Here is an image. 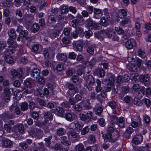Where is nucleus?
Here are the masks:
<instances>
[{
	"label": "nucleus",
	"mask_w": 151,
	"mask_h": 151,
	"mask_svg": "<svg viewBox=\"0 0 151 151\" xmlns=\"http://www.w3.org/2000/svg\"><path fill=\"white\" fill-rule=\"evenodd\" d=\"M133 103L137 106H141L142 105V102L140 99L138 98H135L134 99Z\"/></svg>",
	"instance_id": "obj_57"
},
{
	"label": "nucleus",
	"mask_w": 151,
	"mask_h": 151,
	"mask_svg": "<svg viewBox=\"0 0 151 151\" xmlns=\"http://www.w3.org/2000/svg\"><path fill=\"white\" fill-rule=\"evenodd\" d=\"M137 54L139 56L145 60H147V54L145 51L139 49L137 51Z\"/></svg>",
	"instance_id": "obj_30"
},
{
	"label": "nucleus",
	"mask_w": 151,
	"mask_h": 151,
	"mask_svg": "<svg viewBox=\"0 0 151 151\" xmlns=\"http://www.w3.org/2000/svg\"><path fill=\"white\" fill-rule=\"evenodd\" d=\"M4 6L9 7L10 6H13V3L12 2V0H7L4 3Z\"/></svg>",
	"instance_id": "obj_60"
},
{
	"label": "nucleus",
	"mask_w": 151,
	"mask_h": 151,
	"mask_svg": "<svg viewBox=\"0 0 151 151\" xmlns=\"http://www.w3.org/2000/svg\"><path fill=\"white\" fill-rule=\"evenodd\" d=\"M116 114V113L115 111H114L111 117V124L113 125H114L118 123V117Z\"/></svg>",
	"instance_id": "obj_19"
},
{
	"label": "nucleus",
	"mask_w": 151,
	"mask_h": 151,
	"mask_svg": "<svg viewBox=\"0 0 151 151\" xmlns=\"http://www.w3.org/2000/svg\"><path fill=\"white\" fill-rule=\"evenodd\" d=\"M118 14L120 18L122 19V17H124L127 15V11L124 9H121L118 10Z\"/></svg>",
	"instance_id": "obj_33"
},
{
	"label": "nucleus",
	"mask_w": 151,
	"mask_h": 151,
	"mask_svg": "<svg viewBox=\"0 0 151 151\" xmlns=\"http://www.w3.org/2000/svg\"><path fill=\"white\" fill-rule=\"evenodd\" d=\"M20 107L22 111H26L28 108L27 103L26 102L22 103L20 105Z\"/></svg>",
	"instance_id": "obj_42"
},
{
	"label": "nucleus",
	"mask_w": 151,
	"mask_h": 151,
	"mask_svg": "<svg viewBox=\"0 0 151 151\" xmlns=\"http://www.w3.org/2000/svg\"><path fill=\"white\" fill-rule=\"evenodd\" d=\"M108 104L112 109H114L116 106V102L113 100L109 102Z\"/></svg>",
	"instance_id": "obj_62"
},
{
	"label": "nucleus",
	"mask_w": 151,
	"mask_h": 151,
	"mask_svg": "<svg viewBox=\"0 0 151 151\" xmlns=\"http://www.w3.org/2000/svg\"><path fill=\"white\" fill-rule=\"evenodd\" d=\"M7 43L9 45L8 46V50H10L12 53L14 52V50L17 47L16 42L14 41L13 40L9 38L7 40Z\"/></svg>",
	"instance_id": "obj_7"
},
{
	"label": "nucleus",
	"mask_w": 151,
	"mask_h": 151,
	"mask_svg": "<svg viewBox=\"0 0 151 151\" xmlns=\"http://www.w3.org/2000/svg\"><path fill=\"white\" fill-rule=\"evenodd\" d=\"M56 19L53 15H50L48 16L47 21L49 23L54 24L56 22Z\"/></svg>",
	"instance_id": "obj_40"
},
{
	"label": "nucleus",
	"mask_w": 151,
	"mask_h": 151,
	"mask_svg": "<svg viewBox=\"0 0 151 151\" xmlns=\"http://www.w3.org/2000/svg\"><path fill=\"white\" fill-rule=\"evenodd\" d=\"M42 49L41 46L38 44H35L32 46L31 51L35 54L40 53L42 51Z\"/></svg>",
	"instance_id": "obj_9"
},
{
	"label": "nucleus",
	"mask_w": 151,
	"mask_h": 151,
	"mask_svg": "<svg viewBox=\"0 0 151 151\" xmlns=\"http://www.w3.org/2000/svg\"><path fill=\"white\" fill-rule=\"evenodd\" d=\"M89 128L88 126L85 127L81 130V134L82 135H84L88 132Z\"/></svg>",
	"instance_id": "obj_58"
},
{
	"label": "nucleus",
	"mask_w": 151,
	"mask_h": 151,
	"mask_svg": "<svg viewBox=\"0 0 151 151\" xmlns=\"http://www.w3.org/2000/svg\"><path fill=\"white\" fill-rule=\"evenodd\" d=\"M32 80L31 78L27 79L24 81V85L27 87H30L31 86Z\"/></svg>",
	"instance_id": "obj_53"
},
{
	"label": "nucleus",
	"mask_w": 151,
	"mask_h": 151,
	"mask_svg": "<svg viewBox=\"0 0 151 151\" xmlns=\"http://www.w3.org/2000/svg\"><path fill=\"white\" fill-rule=\"evenodd\" d=\"M61 107H56L55 112L60 114L63 113L64 111H68L69 109L71 107V105L68 102L64 101L61 103Z\"/></svg>",
	"instance_id": "obj_2"
},
{
	"label": "nucleus",
	"mask_w": 151,
	"mask_h": 151,
	"mask_svg": "<svg viewBox=\"0 0 151 151\" xmlns=\"http://www.w3.org/2000/svg\"><path fill=\"white\" fill-rule=\"evenodd\" d=\"M87 22L88 26L91 28V29H98L99 27V24L93 21L92 19H87Z\"/></svg>",
	"instance_id": "obj_10"
},
{
	"label": "nucleus",
	"mask_w": 151,
	"mask_h": 151,
	"mask_svg": "<svg viewBox=\"0 0 151 151\" xmlns=\"http://www.w3.org/2000/svg\"><path fill=\"white\" fill-rule=\"evenodd\" d=\"M56 57L58 60L63 62H66L67 58V56L63 53H58Z\"/></svg>",
	"instance_id": "obj_26"
},
{
	"label": "nucleus",
	"mask_w": 151,
	"mask_h": 151,
	"mask_svg": "<svg viewBox=\"0 0 151 151\" xmlns=\"http://www.w3.org/2000/svg\"><path fill=\"white\" fill-rule=\"evenodd\" d=\"M40 28V26L38 23H34L32 26L31 31L32 32L36 33L39 30Z\"/></svg>",
	"instance_id": "obj_36"
},
{
	"label": "nucleus",
	"mask_w": 151,
	"mask_h": 151,
	"mask_svg": "<svg viewBox=\"0 0 151 151\" xmlns=\"http://www.w3.org/2000/svg\"><path fill=\"white\" fill-rule=\"evenodd\" d=\"M60 32L58 30H52L49 33V37L52 39H54L59 36Z\"/></svg>",
	"instance_id": "obj_24"
},
{
	"label": "nucleus",
	"mask_w": 151,
	"mask_h": 151,
	"mask_svg": "<svg viewBox=\"0 0 151 151\" xmlns=\"http://www.w3.org/2000/svg\"><path fill=\"white\" fill-rule=\"evenodd\" d=\"M4 92L3 96L4 101L8 102L10 100V97L11 96L10 91L9 88H6L4 89Z\"/></svg>",
	"instance_id": "obj_11"
},
{
	"label": "nucleus",
	"mask_w": 151,
	"mask_h": 151,
	"mask_svg": "<svg viewBox=\"0 0 151 151\" xmlns=\"http://www.w3.org/2000/svg\"><path fill=\"white\" fill-rule=\"evenodd\" d=\"M121 40L125 43V47L127 49H131L135 45L136 43L133 39L128 40L126 36L123 35L121 37Z\"/></svg>",
	"instance_id": "obj_1"
},
{
	"label": "nucleus",
	"mask_w": 151,
	"mask_h": 151,
	"mask_svg": "<svg viewBox=\"0 0 151 151\" xmlns=\"http://www.w3.org/2000/svg\"><path fill=\"white\" fill-rule=\"evenodd\" d=\"M95 46L93 45L88 46L87 48V52L90 55H93L94 52Z\"/></svg>",
	"instance_id": "obj_43"
},
{
	"label": "nucleus",
	"mask_w": 151,
	"mask_h": 151,
	"mask_svg": "<svg viewBox=\"0 0 151 151\" xmlns=\"http://www.w3.org/2000/svg\"><path fill=\"white\" fill-rule=\"evenodd\" d=\"M68 137L79 138V136L78 135V134L76 132V131L74 130L69 131L68 133Z\"/></svg>",
	"instance_id": "obj_32"
},
{
	"label": "nucleus",
	"mask_w": 151,
	"mask_h": 151,
	"mask_svg": "<svg viewBox=\"0 0 151 151\" xmlns=\"http://www.w3.org/2000/svg\"><path fill=\"white\" fill-rule=\"evenodd\" d=\"M103 110V108L101 106L95 108L94 111L96 114L100 116Z\"/></svg>",
	"instance_id": "obj_46"
},
{
	"label": "nucleus",
	"mask_w": 151,
	"mask_h": 151,
	"mask_svg": "<svg viewBox=\"0 0 151 151\" xmlns=\"http://www.w3.org/2000/svg\"><path fill=\"white\" fill-rule=\"evenodd\" d=\"M51 124H50L49 121H44L43 125V129L45 133L49 132L50 130H52V128H51Z\"/></svg>",
	"instance_id": "obj_17"
},
{
	"label": "nucleus",
	"mask_w": 151,
	"mask_h": 151,
	"mask_svg": "<svg viewBox=\"0 0 151 151\" xmlns=\"http://www.w3.org/2000/svg\"><path fill=\"white\" fill-rule=\"evenodd\" d=\"M34 39V37H29L27 36V37H25V40H28L27 44V45L28 47H30L34 43L33 41Z\"/></svg>",
	"instance_id": "obj_39"
},
{
	"label": "nucleus",
	"mask_w": 151,
	"mask_h": 151,
	"mask_svg": "<svg viewBox=\"0 0 151 151\" xmlns=\"http://www.w3.org/2000/svg\"><path fill=\"white\" fill-rule=\"evenodd\" d=\"M74 150L76 151H85L84 146L83 144L79 143L75 146Z\"/></svg>",
	"instance_id": "obj_35"
},
{
	"label": "nucleus",
	"mask_w": 151,
	"mask_h": 151,
	"mask_svg": "<svg viewBox=\"0 0 151 151\" xmlns=\"http://www.w3.org/2000/svg\"><path fill=\"white\" fill-rule=\"evenodd\" d=\"M71 38L68 37H65L62 39V42L63 45H68L71 43Z\"/></svg>",
	"instance_id": "obj_41"
},
{
	"label": "nucleus",
	"mask_w": 151,
	"mask_h": 151,
	"mask_svg": "<svg viewBox=\"0 0 151 151\" xmlns=\"http://www.w3.org/2000/svg\"><path fill=\"white\" fill-rule=\"evenodd\" d=\"M53 116L52 114L48 112H45L44 114V118L47 120H52L53 118Z\"/></svg>",
	"instance_id": "obj_44"
},
{
	"label": "nucleus",
	"mask_w": 151,
	"mask_h": 151,
	"mask_svg": "<svg viewBox=\"0 0 151 151\" xmlns=\"http://www.w3.org/2000/svg\"><path fill=\"white\" fill-rule=\"evenodd\" d=\"M95 74L99 77L102 78L105 76V71L102 68L98 67L95 70Z\"/></svg>",
	"instance_id": "obj_16"
},
{
	"label": "nucleus",
	"mask_w": 151,
	"mask_h": 151,
	"mask_svg": "<svg viewBox=\"0 0 151 151\" xmlns=\"http://www.w3.org/2000/svg\"><path fill=\"white\" fill-rule=\"evenodd\" d=\"M2 141L3 147H10L12 145V141L8 139L3 138Z\"/></svg>",
	"instance_id": "obj_25"
},
{
	"label": "nucleus",
	"mask_w": 151,
	"mask_h": 151,
	"mask_svg": "<svg viewBox=\"0 0 151 151\" xmlns=\"http://www.w3.org/2000/svg\"><path fill=\"white\" fill-rule=\"evenodd\" d=\"M66 86L69 89V91L68 92V93H70L71 91H73V93L71 94H70V95L71 96H73L76 92L74 85L71 83H68L66 84Z\"/></svg>",
	"instance_id": "obj_20"
},
{
	"label": "nucleus",
	"mask_w": 151,
	"mask_h": 151,
	"mask_svg": "<svg viewBox=\"0 0 151 151\" xmlns=\"http://www.w3.org/2000/svg\"><path fill=\"white\" fill-rule=\"evenodd\" d=\"M134 130L131 127H128L126 130L124 136L126 138L129 139L130 137V134L133 132Z\"/></svg>",
	"instance_id": "obj_28"
},
{
	"label": "nucleus",
	"mask_w": 151,
	"mask_h": 151,
	"mask_svg": "<svg viewBox=\"0 0 151 151\" xmlns=\"http://www.w3.org/2000/svg\"><path fill=\"white\" fill-rule=\"evenodd\" d=\"M150 78V76L148 74L141 75L139 77L140 82L143 83L145 86L149 85Z\"/></svg>",
	"instance_id": "obj_5"
},
{
	"label": "nucleus",
	"mask_w": 151,
	"mask_h": 151,
	"mask_svg": "<svg viewBox=\"0 0 151 151\" xmlns=\"http://www.w3.org/2000/svg\"><path fill=\"white\" fill-rule=\"evenodd\" d=\"M38 144L39 146L37 147V148L39 149V151H45V148L43 143L41 142L38 143Z\"/></svg>",
	"instance_id": "obj_63"
},
{
	"label": "nucleus",
	"mask_w": 151,
	"mask_h": 151,
	"mask_svg": "<svg viewBox=\"0 0 151 151\" xmlns=\"http://www.w3.org/2000/svg\"><path fill=\"white\" fill-rule=\"evenodd\" d=\"M65 132V129L63 128H60L57 129V134L59 136H61L63 135Z\"/></svg>",
	"instance_id": "obj_55"
},
{
	"label": "nucleus",
	"mask_w": 151,
	"mask_h": 151,
	"mask_svg": "<svg viewBox=\"0 0 151 151\" xmlns=\"http://www.w3.org/2000/svg\"><path fill=\"white\" fill-rule=\"evenodd\" d=\"M6 47V43L5 41H0V54Z\"/></svg>",
	"instance_id": "obj_51"
},
{
	"label": "nucleus",
	"mask_w": 151,
	"mask_h": 151,
	"mask_svg": "<svg viewBox=\"0 0 151 151\" xmlns=\"http://www.w3.org/2000/svg\"><path fill=\"white\" fill-rule=\"evenodd\" d=\"M5 60L7 63L10 64H13L14 63L13 58L10 56L8 55L6 56Z\"/></svg>",
	"instance_id": "obj_52"
},
{
	"label": "nucleus",
	"mask_w": 151,
	"mask_h": 151,
	"mask_svg": "<svg viewBox=\"0 0 151 151\" xmlns=\"http://www.w3.org/2000/svg\"><path fill=\"white\" fill-rule=\"evenodd\" d=\"M61 143L67 147L71 145V142L67 139V137L66 136H64L61 137Z\"/></svg>",
	"instance_id": "obj_29"
},
{
	"label": "nucleus",
	"mask_w": 151,
	"mask_h": 151,
	"mask_svg": "<svg viewBox=\"0 0 151 151\" xmlns=\"http://www.w3.org/2000/svg\"><path fill=\"white\" fill-rule=\"evenodd\" d=\"M143 137L141 134L136 135L132 139L133 143L135 145L140 144L142 141Z\"/></svg>",
	"instance_id": "obj_12"
},
{
	"label": "nucleus",
	"mask_w": 151,
	"mask_h": 151,
	"mask_svg": "<svg viewBox=\"0 0 151 151\" xmlns=\"http://www.w3.org/2000/svg\"><path fill=\"white\" fill-rule=\"evenodd\" d=\"M8 34L9 38L12 40L15 39L17 37L16 31L13 28H11L8 32Z\"/></svg>",
	"instance_id": "obj_22"
},
{
	"label": "nucleus",
	"mask_w": 151,
	"mask_h": 151,
	"mask_svg": "<svg viewBox=\"0 0 151 151\" xmlns=\"http://www.w3.org/2000/svg\"><path fill=\"white\" fill-rule=\"evenodd\" d=\"M52 137L51 135H50L48 137L44 139V140L45 142V145L48 147H50L51 143V140L52 139Z\"/></svg>",
	"instance_id": "obj_47"
},
{
	"label": "nucleus",
	"mask_w": 151,
	"mask_h": 151,
	"mask_svg": "<svg viewBox=\"0 0 151 151\" xmlns=\"http://www.w3.org/2000/svg\"><path fill=\"white\" fill-rule=\"evenodd\" d=\"M130 22L129 19L124 18L119 23L120 25L122 27H124L126 24H128Z\"/></svg>",
	"instance_id": "obj_49"
},
{
	"label": "nucleus",
	"mask_w": 151,
	"mask_h": 151,
	"mask_svg": "<svg viewBox=\"0 0 151 151\" xmlns=\"http://www.w3.org/2000/svg\"><path fill=\"white\" fill-rule=\"evenodd\" d=\"M76 20L79 23H82L84 20V19L82 16L79 13H78L75 17Z\"/></svg>",
	"instance_id": "obj_45"
},
{
	"label": "nucleus",
	"mask_w": 151,
	"mask_h": 151,
	"mask_svg": "<svg viewBox=\"0 0 151 151\" xmlns=\"http://www.w3.org/2000/svg\"><path fill=\"white\" fill-rule=\"evenodd\" d=\"M19 146L24 150H26L30 148V147L24 142L19 143Z\"/></svg>",
	"instance_id": "obj_54"
},
{
	"label": "nucleus",
	"mask_w": 151,
	"mask_h": 151,
	"mask_svg": "<svg viewBox=\"0 0 151 151\" xmlns=\"http://www.w3.org/2000/svg\"><path fill=\"white\" fill-rule=\"evenodd\" d=\"M110 19L111 18L110 16H108V17H102L100 20L101 24L104 26H108L109 24Z\"/></svg>",
	"instance_id": "obj_13"
},
{
	"label": "nucleus",
	"mask_w": 151,
	"mask_h": 151,
	"mask_svg": "<svg viewBox=\"0 0 151 151\" xmlns=\"http://www.w3.org/2000/svg\"><path fill=\"white\" fill-rule=\"evenodd\" d=\"M112 30L110 28H108L106 30H101L100 31L101 34L105 33L106 36L109 38H111L112 37L113 33L111 32Z\"/></svg>",
	"instance_id": "obj_23"
},
{
	"label": "nucleus",
	"mask_w": 151,
	"mask_h": 151,
	"mask_svg": "<svg viewBox=\"0 0 151 151\" xmlns=\"http://www.w3.org/2000/svg\"><path fill=\"white\" fill-rule=\"evenodd\" d=\"M115 30L116 32L119 35H123L124 32V30L119 27H115Z\"/></svg>",
	"instance_id": "obj_59"
},
{
	"label": "nucleus",
	"mask_w": 151,
	"mask_h": 151,
	"mask_svg": "<svg viewBox=\"0 0 151 151\" xmlns=\"http://www.w3.org/2000/svg\"><path fill=\"white\" fill-rule=\"evenodd\" d=\"M24 74L23 71L21 70L19 72L16 70L12 69L11 70V76L14 78H22Z\"/></svg>",
	"instance_id": "obj_8"
},
{
	"label": "nucleus",
	"mask_w": 151,
	"mask_h": 151,
	"mask_svg": "<svg viewBox=\"0 0 151 151\" xmlns=\"http://www.w3.org/2000/svg\"><path fill=\"white\" fill-rule=\"evenodd\" d=\"M127 68L131 71L135 72L137 70V67L134 63H131L128 66Z\"/></svg>",
	"instance_id": "obj_56"
},
{
	"label": "nucleus",
	"mask_w": 151,
	"mask_h": 151,
	"mask_svg": "<svg viewBox=\"0 0 151 151\" xmlns=\"http://www.w3.org/2000/svg\"><path fill=\"white\" fill-rule=\"evenodd\" d=\"M113 86L109 84V83L106 84L104 87V90L106 92L110 91L112 89Z\"/></svg>",
	"instance_id": "obj_64"
},
{
	"label": "nucleus",
	"mask_w": 151,
	"mask_h": 151,
	"mask_svg": "<svg viewBox=\"0 0 151 151\" xmlns=\"http://www.w3.org/2000/svg\"><path fill=\"white\" fill-rule=\"evenodd\" d=\"M125 118L123 117H120L118 119V123L116 125L118 126L121 128H123L125 127L124 123Z\"/></svg>",
	"instance_id": "obj_31"
},
{
	"label": "nucleus",
	"mask_w": 151,
	"mask_h": 151,
	"mask_svg": "<svg viewBox=\"0 0 151 151\" xmlns=\"http://www.w3.org/2000/svg\"><path fill=\"white\" fill-rule=\"evenodd\" d=\"M4 129L7 132L10 133L12 131V126H10L7 124H5L4 125Z\"/></svg>",
	"instance_id": "obj_61"
},
{
	"label": "nucleus",
	"mask_w": 151,
	"mask_h": 151,
	"mask_svg": "<svg viewBox=\"0 0 151 151\" xmlns=\"http://www.w3.org/2000/svg\"><path fill=\"white\" fill-rule=\"evenodd\" d=\"M145 88L142 86L141 87L137 92L138 96L140 98H142L145 95Z\"/></svg>",
	"instance_id": "obj_34"
},
{
	"label": "nucleus",
	"mask_w": 151,
	"mask_h": 151,
	"mask_svg": "<svg viewBox=\"0 0 151 151\" xmlns=\"http://www.w3.org/2000/svg\"><path fill=\"white\" fill-rule=\"evenodd\" d=\"M107 133L112 134L113 135H116L118 134V137L119 136L118 131L114 129L113 127L108 126L106 128Z\"/></svg>",
	"instance_id": "obj_18"
},
{
	"label": "nucleus",
	"mask_w": 151,
	"mask_h": 151,
	"mask_svg": "<svg viewBox=\"0 0 151 151\" xmlns=\"http://www.w3.org/2000/svg\"><path fill=\"white\" fill-rule=\"evenodd\" d=\"M49 92L48 89L46 88H44L43 89V93H40V96L42 97L45 96L46 98H47L48 96Z\"/></svg>",
	"instance_id": "obj_48"
},
{
	"label": "nucleus",
	"mask_w": 151,
	"mask_h": 151,
	"mask_svg": "<svg viewBox=\"0 0 151 151\" xmlns=\"http://www.w3.org/2000/svg\"><path fill=\"white\" fill-rule=\"evenodd\" d=\"M102 137L105 142L109 141L113 143L117 140L119 137H118L117 134H116V135H113L112 134L107 133L105 135H103L102 136Z\"/></svg>",
	"instance_id": "obj_4"
},
{
	"label": "nucleus",
	"mask_w": 151,
	"mask_h": 151,
	"mask_svg": "<svg viewBox=\"0 0 151 151\" xmlns=\"http://www.w3.org/2000/svg\"><path fill=\"white\" fill-rule=\"evenodd\" d=\"M40 71L39 69L34 68L31 70L30 72L31 76L35 78H38L40 76Z\"/></svg>",
	"instance_id": "obj_15"
},
{
	"label": "nucleus",
	"mask_w": 151,
	"mask_h": 151,
	"mask_svg": "<svg viewBox=\"0 0 151 151\" xmlns=\"http://www.w3.org/2000/svg\"><path fill=\"white\" fill-rule=\"evenodd\" d=\"M34 132L35 133L36 136L38 139H40L43 136V132L40 129L35 128L34 129Z\"/></svg>",
	"instance_id": "obj_27"
},
{
	"label": "nucleus",
	"mask_w": 151,
	"mask_h": 151,
	"mask_svg": "<svg viewBox=\"0 0 151 151\" xmlns=\"http://www.w3.org/2000/svg\"><path fill=\"white\" fill-rule=\"evenodd\" d=\"M65 113V118L67 121L72 122L75 119V114L72 111L71 109L68 110V111Z\"/></svg>",
	"instance_id": "obj_6"
},
{
	"label": "nucleus",
	"mask_w": 151,
	"mask_h": 151,
	"mask_svg": "<svg viewBox=\"0 0 151 151\" xmlns=\"http://www.w3.org/2000/svg\"><path fill=\"white\" fill-rule=\"evenodd\" d=\"M43 55L46 58H48L49 56L53 54V52L50 50V49L45 48L44 49Z\"/></svg>",
	"instance_id": "obj_37"
},
{
	"label": "nucleus",
	"mask_w": 151,
	"mask_h": 151,
	"mask_svg": "<svg viewBox=\"0 0 151 151\" xmlns=\"http://www.w3.org/2000/svg\"><path fill=\"white\" fill-rule=\"evenodd\" d=\"M103 15V12L99 9L95 8L93 9V18L96 19H100Z\"/></svg>",
	"instance_id": "obj_14"
},
{
	"label": "nucleus",
	"mask_w": 151,
	"mask_h": 151,
	"mask_svg": "<svg viewBox=\"0 0 151 151\" xmlns=\"http://www.w3.org/2000/svg\"><path fill=\"white\" fill-rule=\"evenodd\" d=\"M73 108L76 111L81 112L82 110V107L80 104H78L75 106H73Z\"/></svg>",
	"instance_id": "obj_50"
},
{
	"label": "nucleus",
	"mask_w": 151,
	"mask_h": 151,
	"mask_svg": "<svg viewBox=\"0 0 151 151\" xmlns=\"http://www.w3.org/2000/svg\"><path fill=\"white\" fill-rule=\"evenodd\" d=\"M61 14H66L69 11V7L67 6L63 5L60 7Z\"/></svg>",
	"instance_id": "obj_38"
},
{
	"label": "nucleus",
	"mask_w": 151,
	"mask_h": 151,
	"mask_svg": "<svg viewBox=\"0 0 151 151\" xmlns=\"http://www.w3.org/2000/svg\"><path fill=\"white\" fill-rule=\"evenodd\" d=\"M132 122L131 126L134 128L140 127L142 126L141 119L139 115H137L131 118Z\"/></svg>",
	"instance_id": "obj_3"
},
{
	"label": "nucleus",
	"mask_w": 151,
	"mask_h": 151,
	"mask_svg": "<svg viewBox=\"0 0 151 151\" xmlns=\"http://www.w3.org/2000/svg\"><path fill=\"white\" fill-rule=\"evenodd\" d=\"M84 79L90 85H93L95 82L94 78L91 75L85 76L84 77Z\"/></svg>",
	"instance_id": "obj_21"
}]
</instances>
